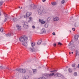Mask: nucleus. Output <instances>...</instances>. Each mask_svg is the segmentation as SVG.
Segmentation results:
<instances>
[{
    "label": "nucleus",
    "instance_id": "2",
    "mask_svg": "<svg viewBox=\"0 0 79 79\" xmlns=\"http://www.w3.org/2000/svg\"><path fill=\"white\" fill-rule=\"evenodd\" d=\"M44 76H46L47 78H48V77H52L53 76H54L55 77H61V75L59 73L57 74L56 73H45L44 74Z\"/></svg>",
    "mask_w": 79,
    "mask_h": 79
},
{
    "label": "nucleus",
    "instance_id": "53",
    "mask_svg": "<svg viewBox=\"0 0 79 79\" xmlns=\"http://www.w3.org/2000/svg\"><path fill=\"white\" fill-rule=\"evenodd\" d=\"M69 55H71V52H69Z\"/></svg>",
    "mask_w": 79,
    "mask_h": 79
},
{
    "label": "nucleus",
    "instance_id": "30",
    "mask_svg": "<svg viewBox=\"0 0 79 79\" xmlns=\"http://www.w3.org/2000/svg\"><path fill=\"white\" fill-rule=\"evenodd\" d=\"M4 68H5V67H3L2 66L0 65V69H4Z\"/></svg>",
    "mask_w": 79,
    "mask_h": 79
},
{
    "label": "nucleus",
    "instance_id": "47",
    "mask_svg": "<svg viewBox=\"0 0 79 79\" xmlns=\"http://www.w3.org/2000/svg\"><path fill=\"white\" fill-rule=\"evenodd\" d=\"M71 44H69V46H71Z\"/></svg>",
    "mask_w": 79,
    "mask_h": 79
},
{
    "label": "nucleus",
    "instance_id": "38",
    "mask_svg": "<svg viewBox=\"0 0 79 79\" xmlns=\"http://www.w3.org/2000/svg\"><path fill=\"white\" fill-rule=\"evenodd\" d=\"M52 35H55V32H53L52 34Z\"/></svg>",
    "mask_w": 79,
    "mask_h": 79
},
{
    "label": "nucleus",
    "instance_id": "14",
    "mask_svg": "<svg viewBox=\"0 0 79 79\" xmlns=\"http://www.w3.org/2000/svg\"><path fill=\"white\" fill-rule=\"evenodd\" d=\"M26 15H27V18L29 17V16H30V12H27V13Z\"/></svg>",
    "mask_w": 79,
    "mask_h": 79
},
{
    "label": "nucleus",
    "instance_id": "45",
    "mask_svg": "<svg viewBox=\"0 0 79 79\" xmlns=\"http://www.w3.org/2000/svg\"><path fill=\"white\" fill-rule=\"evenodd\" d=\"M30 41L31 42H32V40H32V37H30Z\"/></svg>",
    "mask_w": 79,
    "mask_h": 79
},
{
    "label": "nucleus",
    "instance_id": "52",
    "mask_svg": "<svg viewBox=\"0 0 79 79\" xmlns=\"http://www.w3.org/2000/svg\"><path fill=\"white\" fill-rule=\"evenodd\" d=\"M14 19H13V21H15V20H14Z\"/></svg>",
    "mask_w": 79,
    "mask_h": 79
},
{
    "label": "nucleus",
    "instance_id": "44",
    "mask_svg": "<svg viewBox=\"0 0 79 79\" xmlns=\"http://www.w3.org/2000/svg\"><path fill=\"white\" fill-rule=\"evenodd\" d=\"M72 30H73V31H75V28H73Z\"/></svg>",
    "mask_w": 79,
    "mask_h": 79
},
{
    "label": "nucleus",
    "instance_id": "39",
    "mask_svg": "<svg viewBox=\"0 0 79 79\" xmlns=\"http://www.w3.org/2000/svg\"><path fill=\"white\" fill-rule=\"evenodd\" d=\"M30 21H32V18L31 17H30Z\"/></svg>",
    "mask_w": 79,
    "mask_h": 79
},
{
    "label": "nucleus",
    "instance_id": "48",
    "mask_svg": "<svg viewBox=\"0 0 79 79\" xmlns=\"http://www.w3.org/2000/svg\"><path fill=\"white\" fill-rule=\"evenodd\" d=\"M53 72H54V71H50V73H53Z\"/></svg>",
    "mask_w": 79,
    "mask_h": 79
},
{
    "label": "nucleus",
    "instance_id": "28",
    "mask_svg": "<svg viewBox=\"0 0 79 79\" xmlns=\"http://www.w3.org/2000/svg\"><path fill=\"white\" fill-rule=\"evenodd\" d=\"M44 26L45 27H48V24H47V23H46L45 24Z\"/></svg>",
    "mask_w": 79,
    "mask_h": 79
},
{
    "label": "nucleus",
    "instance_id": "7",
    "mask_svg": "<svg viewBox=\"0 0 79 79\" xmlns=\"http://www.w3.org/2000/svg\"><path fill=\"white\" fill-rule=\"evenodd\" d=\"M16 27L18 30H19H19H21V26L18 24L16 25Z\"/></svg>",
    "mask_w": 79,
    "mask_h": 79
},
{
    "label": "nucleus",
    "instance_id": "41",
    "mask_svg": "<svg viewBox=\"0 0 79 79\" xmlns=\"http://www.w3.org/2000/svg\"><path fill=\"white\" fill-rule=\"evenodd\" d=\"M4 16L6 18H8V17L7 16V15L6 14H5V15H4Z\"/></svg>",
    "mask_w": 79,
    "mask_h": 79
},
{
    "label": "nucleus",
    "instance_id": "59",
    "mask_svg": "<svg viewBox=\"0 0 79 79\" xmlns=\"http://www.w3.org/2000/svg\"><path fill=\"white\" fill-rule=\"evenodd\" d=\"M38 79H41V78H39Z\"/></svg>",
    "mask_w": 79,
    "mask_h": 79
},
{
    "label": "nucleus",
    "instance_id": "26",
    "mask_svg": "<svg viewBox=\"0 0 79 79\" xmlns=\"http://www.w3.org/2000/svg\"><path fill=\"white\" fill-rule=\"evenodd\" d=\"M41 79H46V78H45V77L44 76L43 77H40Z\"/></svg>",
    "mask_w": 79,
    "mask_h": 79
},
{
    "label": "nucleus",
    "instance_id": "35",
    "mask_svg": "<svg viewBox=\"0 0 79 79\" xmlns=\"http://www.w3.org/2000/svg\"><path fill=\"white\" fill-rule=\"evenodd\" d=\"M45 21H43H43H42V22L41 23V24H44V23H45Z\"/></svg>",
    "mask_w": 79,
    "mask_h": 79
},
{
    "label": "nucleus",
    "instance_id": "62",
    "mask_svg": "<svg viewBox=\"0 0 79 79\" xmlns=\"http://www.w3.org/2000/svg\"><path fill=\"white\" fill-rule=\"evenodd\" d=\"M21 9H22V7H21Z\"/></svg>",
    "mask_w": 79,
    "mask_h": 79
},
{
    "label": "nucleus",
    "instance_id": "42",
    "mask_svg": "<svg viewBox=\"0 0 79 79\" xmlns=\"http://www.w3.org/2000/svg\"><path fill=\"white\" fill-rule=\"evenodd\" d=\"M24 17L25 18H26L27 17V15H24Z\"/></svg>",
    "mask_w": 79,
    "mask_h": 79
},
{
    "label": "nucleus",
    "instance_id": "46",
    "mask_svg": "<svg viewBox=\"0 0 79 79\" xmlns=\"http://www.w3.org/2000/svg\"><path fill=\"white\" fill-rule=\"evenodd\" d=\"M32 27L33 29H35V26H33Z\"/></svg>",
    "mask_w": 79,
    "mask_h": 79
},
{
    "label": "nucleus",
    "instance_id": "58",
    "mask_svg": "<svg viewBox=\"0 0 79 79\" xmlns=\"http://www.w3.org/2000/svg\"><path fill=\"white\" fill-rule=\"evenodd\" d=\"M1 12H0V16H1Z\"/></svg>",
    "mask_w": 79,
    "mask_h": 79
},
{
    "label": "nucleus",
    "instance_id": "13",
    "mask_svg": "<svg viewBox=\"0 0 79 79\" xmlns=\"http://www.w3.org/2000/svg\"><path fill=\"white\" fill-rule=\"evenodd\" d=\"M35 43L32 42V43H31V46L32 47H34V46H35Z\"/></svg>",
    "mask_w": 79,
    "mask_h": 79
},
{
    "label": "nucleus",
    "instance_id": "1",
    "mask_svg": "<svg viewBox=\"0 0 79 79\" xmlns=\"http://www.w3.org/2000/svg\"><path fill=\"white\" fill-rule=\"evenodd\" d=\"M27 39H28L27 37L25 35L22 36L19 39V41L21 42L22 45L26 47H27L28 45V43L26 42Z\"/></svg>",
    "mask_w": 79,
    "mask_h": 79
},
{
    "label": "nucleus",
    "instance_id": "40",
    "mask_svg": "<svg viewBox=\"0 0 79 79\" xmlns=\"http://www.w3.org/2000/svg\"><path fill=\"white\" fill-rule=\"evenodd\" d=\"M53 46H54V47H56V43H55L54 44H53Z\"/></svg>",
    "mask_w": 79,
    "mask_h": 79
},
{
    "label": "nucleus",
    "instance_id": "51",
    "mask_svg": "<svg viewBox=\"0 0 79 79\" xmlns=\"http://www.w3.org/2000/svg\"><path fill=\"white\" fill-rule=\"evenodd\" d=\"M43 45H45V43H44V44H43Z\"/></svg>",
    "mask_w": 79,
    "mask_h": 79
},
{
    "label": "nucleus",
    "instance_id": "50",
    "mask_svg": "<svg viewBox=\"0 0 79 79\" xmlns=\"http://www.w3.org/2000/svg\"><path fill=\"white\" fill-rule=\"evenodd\" d=\"M77 67H78V68H79V64L78 65Z\"/></svg>",
    "mask_w": 79,
    "mask_h": 79
},
{
    "label": "nucleus",
    "instance_id": "15",
    "mask_svg": "<svg viewBox=\"0 0 79 79\" xmlns=\"http://www.w3.org/2000/svg\"><path fill=\"white\" fill-rule=\"evenodd\" d=\"M79 23L78 22H77L75 24V27H77L79 26Z\"/></svg>",
    "mask_w": 79,
    "mask_h": 79
},
{
    "label": "nucleus",
    "instance_id": "12",
    "mask_svg": "<svg viewBox=\"0 0 79 79\" xmlns=\"http://www.w3.org/2000/svg\"><path fill=\"white\" fill-rule=\"evenodd\" d=\"M69 49L71 50V51H73L74 49V48H75V47L74 46H72L71 47H69Z\"/></svg>",
    "mask_w": 79,
    "mask_h": 79
},
{
    "label": "nucleus",
    "instance_id": "17",
    "mask_svg": "<svg viewBox=\"0 0 79 79\" xmlns=\"http://www.w3.org/2000/svg\"><path fill=\"white\" fill-rule=\"evenodd\" d=\"M33 73L34 74H36V73H37V70H36V69L33 70Z\"/></svg>",
    "mask_w": 79,
    "mask_h": 79
},
{
    "label": "nucleus",
    "instance_id": "20",
    "mask_svg": "<svg viewBox=\"0 0 79 79\" xmlns=\"http://www.w3.org/2000/svg\"><path fill=\"white\" fill-rule=\"evenodd\" d=\"M42 12L43 13H46V10H44V8H43V10H42Z\"/></svg>",
    "mask_w": 79,
    "mask_h": 79
},
{
    "label": "nucleus",
    "instance_id": "33",
    "mask_svg": "<svg viewBox=\"0 0 79 79\" xmlns=\"http://www.w3.org/2000/svg\"><path fill=\"white\" fill-rule=\"evenodd\" d=\"M7 20V18H5L4 19V22H6V21Z\"/></svg>",
    "mask_w": 79,
    "mask_h": 79
},
{
    "label": "nucleus",
    "instance_id": "57",
    "mask_svg": "<svg viewBox=\"0 0 79 79\" xmlns=\"http://www.w3.org/2000/svg\"><path fill=\"white\" fill-rule=\"evenodd\" d=\"M72 54H73V52H72Z\"/></svg>",
    "mask_w": 79,
    "mask_h": 79
},
{
    "label": "nucleus",
    "instance_id": "5",
    "mask_svg": "<svg viewBox=\"0 0 79 79\" xmlns=\"http://www.w3.org/2000/svg\"><path fill=\"white\" fill-rule=\"evenodd\" d=\"M16 70L18 71L19 73H25L26 72V70L24 69H17Z\"/></svg>",
    "mask_w": 79,
    "mask_h": 79
},
{
    "label": "nucleus",
    "instance_id": "36",
    "mask_svg": "<svg viewBox=\"0 0 79 79\" xmlns=\"http://www.w3.org/2000/svg\"><path fill=\"white\" fill-rule=\"evenodd\" d=\"M43 20H40V19H39V22H40V23H42V21Z\"/></svg>",
    "mask_w": 79,
    "mask_h": 79
},
{
    "label": "nucleus",
    "instance_id": "56",
    "mask_svg": "<svg viewBox=\"0 0 79 79\" xmlns=\"http://www.w3.org/2000/svg\"><path fill=\"white\" fill-rule=\"evenodd\" d=\"M55 71H56L55 70H53V71H54V72H55Z\"/></svg>",
    "mask_w": 79,
    "mask_h": 79
},
{
    "label": "nucleus",
    "instance_id": "22",
    "mask_svg": "<svg viewBox=\"0 0 79 79\" xmlns=\"http://www.w3.org/2000/svg\"><path fill=\"white\" fill-rule=\"evenodd\" d=\"M77 72H75L74 73V76H77Z\"/></svg>",
    "mask_w": 79,
    "mask_h": 79
},
{
    "label": "nucleus",
    "instance_id": "25",
    "mask_svg": "<svg viewBox=\"0 0 79 79\" xmlns=\"http://www.w3.org/2000/svg\"><path fill=\"white\" fill-rule=\"evenodd\" d=\"M13 33H11L10 34H8V35H9V37H10V36H11V35H13Z\"/></svg>",
    "mask_w": 79,
    "mask_h": 79
},
{
    "label": "nucleus",
    "instance_id": "60",
    "mask_svg": "<svg viewBox=\"0 0 79 79\" xmlns=\"http://www.w3.org/2000/svg\"><path fill=\"white\" fill-rule=\"evenodd\" d=\"M69 31H70V32H71V31L70 30Z\"/></svg>",
    "mask_w": 79,
    "mask_h": 79
},
{
    "label": "nucleus",
    "instance_id": "21",
    "mask_svg": "<svg viewBox=\"0 0 79 79\" xmlns=\"http://www.w3.org/2000/svg\"><path fill=\"white\" fill-rule=\"evenodd\" d=\"M3 3V2L2 1L0 2V6H2V5Z\"/></svg>",
    "mask_w": 79,
    "mask_h": 79
},
{
    "label": "nucleus",
    "instance_id": "29",
    "mask_svg": "<svg viewBox=\"0 0 79 79\" xmlns=\"http://www.w3.org/2000/svg\"><path fill=\"white\" fill-rule=\"evenodd\" d=\"M29 77L28 76H26L25 77V79H29Z\"/></svg>",
    "mask_w": 79,
    "mask_h": 79
},
{
    "label": "nucleus",
    "instance_id": "11",
    "mask_svg": "<svg viewBox=\"0 0 79 79\" xmlns=\"http://www.w3.org/2000/svg\"><path fill=\"white\" fill-rule=\"evenodd\" d=\"M42 40H39L37 42V45H40V44H41V43H42Z\"/></svg>",
    "mask_w": 79,
    "mask_h": 79
},
{
    "label": "nucleus",
    "instance_id": "24",
    "mask_svg": "<svg viewBox=\"0 0 79 79\" xmlns=\"http://www.w3.org/2000/svg\"><path fill=\"white\" fill-rule=\"evenodd\" d=\"M0 31H1V32H3V28H1L0 29Z\"/></svg>",
    "mask_w": 79,
    "mask_h": 79
},
{
    "label": "nucleus",
    "instance_id": "3",
    "mask_svg": "<svg viewBox=\"0 0 79 79\" xmlns=\"http://www.w3.org/2000/svg\"><path fill=\"white\" fill-rule=\"evenodd\" d=\"M44 10V7L42 6H39L37 9V11L38 13V15L40 16H42L43 14H42V11Z\"/></svg>",
    "mask_w": 79,
    "mask_h": 79
},
{
    "label": "nucleus",
    "instance_id": "43",
    "mask_svg": "<svg viewBox=\"0 0 79 79\" xmlns=\"http://www.w3.org/2000/svg\"><path fill=\"white\" fill-rule=\"evenodd\" d=\"M43 2H46V0H42Z\"/></svg>",
    "mask_w": 79,
    "mask_h": 79
},
{
    "label": "nucleus",
    "instance_id": "64",
    "mask_svg": "<svg viewBox=\"0 0 79 79\" xmlns=\"http://www.w3.org/2000/svg\"><path fill=\"white\" fill-rule=\"evenodd\" d=\"M29 19H30V17H29Z\"/></svg>",
    "mask_w": 79,
    "mask_h": 79
},
{
    "label": "nucleus",
    "instance_id": "4",
    "mask_svg": "<svg viewBox=\"0 0 79 79\" xmlns=\"http://www.w3.org/2000/svg\"><path fill=\"white\" fill-rule=\"evenodd\" d=\"M30 3H31V5L30 6V10H32L36 9L37 8V6L35 5L32 2V0H30Z\"/></svg>",
    "mask_w": 79,
    "mask_h": 79
},
{
    "label": "nucleus",
    "instance_id": "6",
    "mask_svg": "<svg viewBox=\"0 0 79 79\" xmlns=\"http://www.w3.org/2000/svg\"><path fill=\"white\" fill-rule=\"evenodd\" d=\"M23 23H24L23 25V26L25 29H27L29 27V25H28V23L26 22H23Z\"/></svg>",
    "mask_w": 79,
    "mask_h": 79
},
{
    "label": "nucleus",
    "instance_id": "31",
    "mask_svg": "<svg viewBox=\"0 0 79 79\" xmlns=\"http://www.w3.org/2000/svg\"><path fill=\"white\" fill-rule=\"evenodd\" d=\"M58 45H62V44H61V43L59 42L58 43Z\"/></svg>",
    "mask_w": 79,
    "mask_h": 79
},
{
    "label": "nucleus",
    "instance_id": "18",
    "mask_svg": "<svg viewBox=\"0 0 79 79\" xmlns=\"http://www.w3.org/2000/svg\"><path fill=\"white\" fill-rule=\"evenodd\" d=\"M69 72L70 73H71L72 72H73V70L72 69L69 68L68 69Z\"/></svg>",
    "mask_w": 79,
    "mask_h": 79
},
{
    "label": "nucleus",
    "instance_id": "49",
    "mask_svg": "<svg viewBox=\"0 0 79 79\" xmlns=\"http://www.w3.org/2000/svg\"><path fill=\"white\" fill-rule=\"evenodd\" d=\"M6 37H8L9 35H6Z\"/></svg>",
    "mask_w": 79,
    "mask_h": 79
},
{
    "label": "nucleus",
    "instance_id": "10",
    "mask_svg": "<svg viewBox=\"0 0 79 79\" xmlns=\"http://www.w3.org/2000/svg\"><path fill=\"white\" fill-rule=\"evenodd\" d=\"M59 18L58 17H55L53 19V20L55 21H58L59 19Z\"/></svg>",
    "mask_w": 79,
    "mask_h": 79
},
{
    "label": "nucleus",
    "instance_id": "54",
    "mask_svg": "<svg viewBox=\"0 0 79 79\" xmlns=\"http://www.w3.org/2000/svg\"><path fill=\"white\" fill-rule=\"evenodd\" d=\"M55 71H56V72H54V73H56V72L57 71V70H55Z\"/></svg>",
    "mask_w": 79,
    "mask_h": 79
},
{
    "label": "nucleus",
    "instance_id": "32",
    "mask_svg": "<svg viewBox=\"0 0 79 79\" xmlns=\"http://www.w3.org/2000/svg\"><path fill=\"white\" fill-rule=\"evenodd\" d=\"M5 68H4V69H9V70H10V69L9 68H7L6 67H4Z\"/></svg>",
    "mask_w": 79,
    "mask_h": 79
},
{
    "label": "nucleus",
    "instance_id": "63",
    "mask_svg": "<svg viewBox=\"0 0 79 79\" xmlns=\"http://www.w3.org/2000/svg\"><path fill=\"white\" fill-rule=\"evenodd\" d=\"M19 8H20V6H19Z\"/></svg>",
    "mask_w": 79,
    "mask_h": 79
},
{
    "label": "nucleus",
    "instance_id": "23",
    "mask_svg": "<svg viewBox=\"0 0 79 79\" xmlns=\"http://www.w3.org/2000/svg\"><path fill=\"white\" fill-rule=\"evenodd\" d=\"M64 2H65L64 0H63L61 1V4H64Z\"/></svg>",
    "mask_w": 79,
    "mask_h": 79
},
{
    "label": "nucleus",
    "instance_id": "61",
    "mask_svg": "<svg viewBox=\"0 0 79 79\" xmlns=\"http://www.w3.org/2000/svg\"><path fill=\"white\" fill-rule=\"evenodd\" d=\"M27 49H29V48H27Z\"/></svg>",
    "mask_w": 79,
    "mask_h": 79
},
{
    "label": "nucleus",
    "instance_id": "27",
    "mask_svg": "<svg viewBox=\"0 0 79 79\" xmlns=\"http://www.w3.org/2000/svg\"><path fill=\"white\" fill-rule=\"evenodd\" d=\"M50 19H51V18H50V17L48 18V19H47L48 22H49Z\"/></svg>",
    "mask_w": 79,
    "mask_h": 79
},
{
    "label": "nucleus",
    "instance_id": "55",
    "mask_svg": "<svg viewBox=\"0 0 79 79\" xmlns=\"http://www.w3.org/2000/svg\"><path fill=\"white\" fill-rule=\"evenodd\" d=\"M77 56V54H76V57Z\"/></svg>",
    "mask_w": 79,
    "mask_h": 79
},
{
    "label": "nucleus",
    "instance_id": "19",
    "mask_svg": "<svg viewBox=\"0 0 79 79\" xmlns=\"http://www.w3.org/2000/svg\"><path fill=\"white\" fill-rule=\"evenodd\" d=\"M31 51H32V52H34L35 50L34 48H31Z\"/></svg>",
    "mask_w": 79,
    "mask_h": 79
},
{
    "label": "nucleus",
    "instance_id": "34",
    "mask_svg": "<svg viewBox=\"0 0 79 79\" xmlns=\"http://www.w3.org/2000/svg\"><path fill=\"white\" fill-rule=\"evenodd\" d=\"M76 55H77V54H78V51L76 50Z\"/></svg>",
    "mask_w": 79,
    "mask_h": 79
},
{
    "label": "nucleus",
    "instance_id": "9",
    "mask_svg": "<svg viewBox=\"0 0 79 79\" xmlns=\"http://www.w3.org/2000/svg\"><path fill=\"white\" fill-rule=\"evenodd\" d=\"M79 38V35H76L74 36V39L76 40V41H77L78 40V38Z\"/></svg>",
    "mask_w": 79,
    "mask_h": 79
},
{
    "label": "nucleus",
    "instance_id": "8",
    "mask_svg": "<svg viewBox=\"0 0 79 79\" xmlns=\"http://www.w3.org/2000/svg\"><path fill=\"white\" fill-rule=\"evenodd\" d=\"M41 32L40 33V34H43L44 33H46V31L45 30V29L44 28H43L41 30Z\"/></svg>",
    "mask_w": 79,
    "mask_h": 79
},
{
    "label": "nucleus",
    "instance_id": "37",
    "mask_svg": "<svg viewBox=\"0 0 79 79\" xmlns=\"http://www.w3.org/2000/svg\"><path fill=\"white\" fill-rule=\"evenodd\" d=\"M76 64H73L72 65V67H74L75 66Z\"/></svg>",
    "mask_w": 79,
    "mask_h": 79
},
{
    "label": "nucleus",
    "instance_id": "16",
    "mask_svg": "<svg viewBox=\"0 0 79 79\" xmlns=\"http://www.w3.org/2000/svg\"><path fill=\"white\" fill-rule=\"evenodd\" d=\"M52 5H53V6H55V5H56V2H51V3Z\"/></svg>",
    "mask_w": 79,
    "mask_h": 79
}]
</instances>
